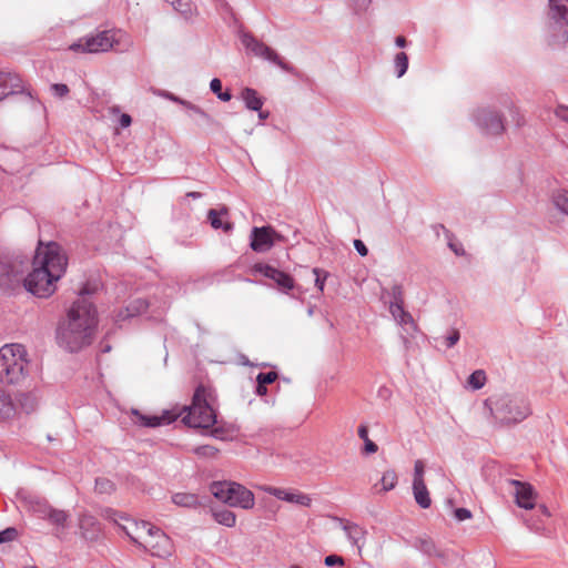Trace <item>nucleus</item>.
Listing matches in <instances>:
<instances>
[{
  "label": "nucleus",
  "mask_w": 568,
  "mask_h": 568,
  "mask_svg": "<svg viewBox=\"0 0 568 568\" xmlns=\"http://www.w3.org/2000/svg\"><path fill=\"white\" fill-rule=\"evenodd\" d=\"M92 292L85 286L68 311L67 318L59 323L57 342L65 351L75 353L90 345L97 328V310L88 298Z\"/></svg>",
  "instance_id": "1"
},
{
  "label": "nucleus",
  "mask_w": 568,
  "mask_h": 568,
  "mask_svg": "<svg viewBox=\"0 0 568 568\" xmlns=\"http://www.w3.org/2000/svg\"><path fill=\"white\" fill-rule=\"evenodd\" d=\"M32 266V272L24 278V288L38 297H49L55 292V283L67 271L68 257L58 243L39 242Z\"/></svg>",
  "instance_id": "2"
},
{
  "label": "nucleus",
  "mask_w": 568,
  "mask_h": 568,
  "mask_svg": "<svg viewBox=\"0 0 568 568\" xmlns=\"http://www.w3.org/2000/svg\"><path fill=\"white\" fill-rule=\"evenodd\" d=\"M212 393L204 385H199L193 394L190 406H183L185 413L182 422L192 428L211 429L210 435L220 440L230 438V432L219 425L216 414L211 405Z\"/></svg>",
  "instance_id": "3"
},
{
  "label": "nucleus",
  "mask_w": 568,
  "mask_h": 568,
  "mask_svg": "<svg viewBox=\"0 0 568 568\" xmlns=\"http://www.w3.org/2000/svg\"><path fill=\"white\" fill-rule=\"evenodd\" d=\"M485 405L503 426L519 424L532 414L530 402L523 393L494 394L485 400Z\"/></svg>",
  "instance_id": "4"
},
{
  "label": "nucleus",
  "mask_w": 568,
  "mask_h": 568,
  "mask_svg": "<svg viewBox=\"0 0 568 568\" xmlns=\"http://www.w3.org/2000/svg\"><path fill=\"white\" fill-rule=\"evenodd\" d=\"M22 344H6L0 348V382L2 384H20L27 376L29 361Z\"/></svg>",
  "instance_id": "5"
},
{
  "label": "nucleus",
  "mask_w": 568,
  "mask_h": 568,
  "mask_svg": "<svg viewBox=\"0 0 568 568\" xmlns=\"http://www.w3.org/2000/svg\"><path fill=\"white\" fill-rule=\"evenodd\" d=\"M30 258L21 253L0 255V290L13 294L24 287V274L30 267Z\"/></svg>",
  "instance_id": "6"
},
{
  "label": "nucleus",
  "mask_w": 568,
  "mask_h": 568,
  "mask_svg": "<svg viewBox=\"0 0 568 568\" xmlns=\"http://www.w3.org/2000/svg\"><path fill=\"white\" fill-rule=\"evenodd\" d=\"M124 37H126V34L121 30H103L95 34L80 38L78 41L70 44L69 49L73 52L81 53L106 52L111 49H118Z\"/></svg>",
  "instance_id": "7"
},
{
  "label": "nucleus",
  "mask_w": 568,
  "mask_h": 568,
  "mask_svg": "<svg viewBox=\"0 0 568 568\" xmlns=\"http://www.w3.org/2000/svg\"><path fill=\"white\" fill-rule=\"evenodd\" d=\"M210 491L216 499L231 507L251 509L255 504L254 494L235 481H214L210 486Z\"/></svg>",
  "instance_id": "8"
},
{
  "label": "nucleus",
  "mask_w": 568,
  "mask_h": 568,
  "mask_svg": "<svg viewBox=\"0 0 568 568\" xmlns=\"http://www.w3.org/2000/svg\"><path fill=\"white\" fill-rule=\"evenodd\" d=\"M134 525L136 530H143L146 534V539L140 542L126 527H123V530H125L126 535L134 544L142 546L145 550L150 551L152 556L165 557L170 555V538L160 528L146 521H141L140 524L135 523Z\"/></svg>",
  "instance_id": "9"
},
{
  "label": "nucleus",
  "mask_w": 568,
  "mask_h": 568,
  "mask_svg": "<svg viewBox=\"0 0 568 568\" xmlns=\"http://www.w3.org/2000/svg\"><path fill=\"white\" fill-rule=\"evenodd\" d=\"M547 27L556 42H568V0H548Z\"/></svg>",
  "instance_id": "10"
},
{
  "label": "nucleus",
  "mask_w": 568,
  "mask_h": 568,
  "mask_svg": "<svg viewBox=\"0 0 568 568\" xmlns=\"http://www.w3.org/2000/svg\"><path fill=\"white\" fill-rule=\"evenodd\" d=\"M241 42L246 48V50L251 51L255 57L267 60L286 72H291L293 70V68L286 63L272 48L257 40L253 34L243 33L241 36Z\"/></svg>",
  "instance_id": "11"
},
{
  "label": "nucleus",
  "mask_w": 568,
  "mask_h": 568,
  "mask_svg": "<svg viewBox=\"0 0 568 568\" xmlns=\"http://www.w3.org/2000/svg\"><path fill=\"white\" fill-rule=\"evenodd\" d=\"M473 120L485 134L498 135L505 130L503 114L490 108H478Z\"/></svg>",
  "instance_id": "12"
},
{
  "label": "nucleus",
  "mask_w": 568,
  "mask_h": 568,
  "mask_svg": "<svg viewBox=\"0 0 568 568\" xmlns=\"http://www.w3.org/2000/svg\"><path fill=\"white\" fill-rule=\"evenodd\" d=\"M135 416V423L144 427H158L161 425H169L176 420L180 416L185 414L183 407L181 409L164 410L161 415L146 416L139 413L136 409L132 410Z\"/></svg>",
  "instance_id": "13"
},
{
  "label": "nucleus",
  "mask_w": 568,
  "mask_h": 568,
  "mask_svg": "<svg viewBox=\"0 0 568 568\" xmlns=\"http://www.w3.org/2000/svg\"><path fill=\"white\" fill-rule=\"evenodd\" d=\"M254 268L263 276L274 281L282 292L287 293L294 288V278L287 273L263 263L256 264Z\"/></svg>",
  "instance_id": "14"
},
{
  "label": "nucleus",
  "mask_w": 568,
  "mask_h": 568,
  "mask_svg": "<svg viewBox=\"0 0 568 568\" xmlns=\"http://www.w3.org/2000/svg\"><path fill=\"white\" fill-rule=\"evenodd\" d=\"M275 234V230L267 225L257 227L254 226L251 231V243L250 246L254 252H266L273 247L272 235Z\"/></svg>",
  "instance_id": "15"
},
{
  "label": "nucleus",
  "mask_w": 568,
  "mask_h": 568,
  "mask_svg": "<svg viewBox=\"0 0 568 568\" xmlns=\"http://www.w3.org/2000/svg\"><path fill=\"white\" fill-rule=\"evenodd\" d=\"M263 491L267 493L276 497L280 500H284L292 504H297L304 507H310L312 504V499L307 494L297 491V490H287L283 488H277L273 486H264L262 487Z\"/></svg>",
  "instance_id": "16"
},
{
  "label": "nucleus",
  "mask_w": 568,
  "mask_h": 568,
  "mask_svg": "<svg viewBox=\"0 0 568 568\" xmlns=\"http://www.w3.org/2000/svg\"><path fill=\"white\" fill-rule=\"evenodd\" d=\"M24 92V87L19 74L9 71H0V101L9 95Z\"/></svg>",
  "instance_id": "17"
},
{
  "label": "nucleus",
  "mask_w": 568,
  "mask_h": 568,
  "mask_svg": "<svg viewBox=\"0 0 568 568\" xmlns=\"http://www.w3.org/2000/svg\"><path fill=\"white\" fill-rule=\"evenodd\" d=\"M509 484L516 487L515 500L518 507L532 509L535 507V491L530 484L510 479Z\"/></svg>",
  "instance_id": "18"
},
{
  "label": "nucleus",
  "mask_w": 568,
  "mask_h": 568,
  "mask_svg": "<svg viewBox=\"0 0 568 568\" xmlns=\"http://www.w3.org/2000/svg\"><path fill=\"white\" fill-rule=\"evenodd\" d=\"M81 535L87 540H95L100 536L101 525L99 520L89 514H84L79 519Z\"/></svg>",
  "instance_id": "19"
},
{
  "label": "nucleus",
  "mask_w": 568,
  "mask_h": 568,
  "mask_svg": "<svg viewBox=\"0 0 568 568\" xmlns=\"http://www.w3.org/2000/svg\"><path fill=\"white\" fill-rule=\"evenodd\" d=\"M149 307V303L143 298H135L131 301L124 310H121L116 315V322L135 317L144 313Z\"/></svg>",
  "instance_id": "20"
},
{
  "label": "nucleus",
  "mask_w": 568,
  "mask_h": 568,
  "mask_svg": "<svg viewBox=\"0 0 568 568\" xmlns=\"http://www.w3.org/2000/svg\"><path fill=\"white\" fill-rule=\"evenodd\" d=\"M389 313L392 314L394 321L400 325L406 326L409 325L415 328V322L410 313L405 311L404 303H389Z\"/></svg>",
  "instance_id": "21"
},
{
  "label": "nucleus",
  "mask_w": 568,
  "mask_h": 568,
  "mask_svg": "<svg viewBox=\"0 0 568 568\" xmlns=\"http://www.w3.org/2000/svg\"><path fill=\"white\" fill-rule=\"evenodd\" d=\"M185 108L193 112L195 115H197L199 120L196 123L199 125L209 126L212 129L220 130L222 129V123L214 118H212L210 114H207L203 109L200 106L193 104L192 102L185 103Z\"/></svg>",
  "instance_id": "22"
},
{
  "label": "nucleus",
  "mask_w": 568,
  "mask_h": 568,
  "mask_svg": "<svg viewBox=\"0 0 568 568\" xmlns=\"http://www.w3.org/2000/svg\"><path fill=\"white\" fill-rule=\"evenodd\" d=\"M227 215V209L223 207L220 211L211 209L207 213V219L211 226L215 230L222 229L224 232H230L233 229V224L229 221H223L222 216Z\"/></svg>",
  "instance_id": "23"
},
{
  "label": "nucleus",
  "mask_w": 568,
  "mask_h": 568,
  "mask_svg": "<svg viewBox=\"0 0 568 568\" xmlns=\"http://www.w3.org/2000/svg\"><path fill=\"white\" fill-rule=\"evenodd\" d=\"M241 98L245 106L252 111H260L263 106V99L258 95L257 91L252 88H245L241 92Z\"/></svg>",
  "instance_id": "24"
},
{
  "label": "nucleus",
  "mask_w": 568,
  "mask_h": 568,
  "mask_svg": "<svg viewBox=\"0 0 568 568\" xmlns=\"http://www.w3.org/2000/svg\"><path fill=\"white\" fill-rule=\"evenodd\" d=\"M212 516L216 523L225 527H234L236 524V515L229 509H211Z\"/></svg>",
  "instance_id": "25"
},
{
  "label": "nucleus",
  "mask_w": 568,
  "mask_h": 568,
  "mask_svg": "<svg viewBox=\"0 0 568 568\" xmlns=\"http://www.w3.org/2000/svg\"><path fill=\"white\" fill-rule=\"evenodd\" d=\"M172 501L176 506L186 508H196L201 505L197 495L190 493H176L172 496Z\"/></svg>",
  "instance_id": "26"
},
{
  "label": "nucleus",
  "mask_w": 568,
  "mask_h": 568,
  "mask_svg": "<svg viewBox=\"0 0 568 568\" xmlns=\"http://www.w3.org/2000/svg\"><path fill=\"white\" fill-rule=\"evenodd\" d=\"M413 493L415 500L419 505V507L424 509L430 507L432 499L429 497V493L425 483L413 484Z\"/></svg>",
  "instance_id": "27"
},
{
  "label": "nucleus",
  "mask_w": 568,
  "mask_h": 568,
  "mask_svg": "<svg viewBox=\"0 0 568 568\" xmlns=\"http://www.w3.org/2000/svg\"><path fill=\"white\" fill-rule=\"evenodd\" d=\"M69 518L70 515L61 509L53 508L47 513V520L54 525L57 528L64 529L68 526Z\"/></svg>",
  "instance_id": "28"
},
{
  "label": "nucleus",
  "mask_w": 568,
  "mask_h": 568,
  "mask_svg": "<svg viewBox=\"0 0 568 568\" xmlns=\"http://www.w3.org/2000/svg\"><path fill=\"white\" fill-rule=\"evenodd\" d=\"M343 529L346 532L347 538L351 540V542L358 549H361V541L364 538V530L358 525L349 523L345 524L343 526Z\"/></svg>",
  "instance_id": "29"
},
{
  "label": "nucleus",
  "mask_w": 568,
  "mask_h": 568,
  "mask_svg": "<svg viewBox=\"0 0 568 568\" xmlns=\"http://www.w3.org/2000/svg\"><path fill=\"white\" fill-rule=\"evenodd\" d=\"M14 413V406L10 396L0 388V419H7Z\"/></svg>",
  "instance_id": "30"
},
{
  "label": "nucleus",
  "mask_w": 568,
  "mask_h": 568,
  "mask_svg": "<svg viewBox=\"0 0 568 568\" xmlns=\"http://www.w3.org/2000/svg\"><path fill=\"white\" fill-rule=\"evenodd\" d=\"M554 205L562 213L568 215V191L559 190L552 195Z\"/></svg>",
  "instance_id": "31"
},
{
  "label": "nucleus",
  "mask_w": 568,
  "mask_h": 568,
  "mask_svg": "<svg viewBox=\"0 0 568 568\" xmlns=\"http://www.w3.org/2000/svg\"><path fill=\"white\" fill-rule=\"evenodd\" d=\"M394 67L397 78H402L408 69V57L405 52H399L395 55Z\"/></svg>",
  "instance_id": "32"
},
{
  "label": "nucleus",
  "mask_w": 568,
  "mask_h": 568,
  "mask_svg": "<svg viewBox=\"0 0 568 568\" xmlns=\"http://www.w3.org/2000/svg\"><path fill=\"white\" fill-rule=\"evenodd\" d=\"M381 484H382V491H389V490L394 489L397 484L396 473L392 469L386 470L381 478Z\"/></svg>",
  "instance_id": "33"
},
{
  "label": "nucleus",
  "mask_w": 568,
  "mask_h": 568,
  "mask_svg": "<svg viewBox=\"0 0 568 568\" xmlns=\"http://www.w3.org/2000/svg\"><path fill=\"white\" fill-rule=\"evenodd\" d=\"M485 382H486V374L484 371L481 369H478V371H475L474 373H471L468 377V384L474 388V389H480L484 387L485 385Z\"/></svg>",
  "instance_id": "34"
},
{
  "label": "nucleus",
  "mask_w": 568,
  "mask_h": 568,
  "mask_svg": "<svg viewBox=\"0 0 568 568\" xmlns=\"http://www.w3.org/2000/svg\"><path fill=\"white\" fill-rule=\"evenodd\" d=\"M173 7L179 11L185 19H189L193 14V6L187 0H176L173 2Z\"/></svg>",
  "instance_id": "35"
},
{
  "label": "nucleus",
  "mask_w": 568,
  "mask_h": 568,
  "mask_svg": "<svg viewBox=\"0 0 568 568\" xmlns=\"http://www.w3.org/2000/svg\"><path fill=\"white\" fill-rule=\"evenodd\" d=\"M94 488L99 494H111L114 490V484L108 478H97Z\"/></svg>",
  "instance_id": "36"
},
{
  "label": "nucleus",
  "mask_w": 568,
  "mask_h": 568,
  "mask_svg": "<svg viewBox=\"0 0 568 568\" xmlns=\"http://www.w3.org/2000/svg\"><path fill=\"white\" fill-rule=\"evenodd\" d=\"M194 454L201 457H214L219 449L212 445H201L193 449Z\"/></svg>",
  "instance_id": "37"
},
{
  "label": "nucleus",
  "mask_w": 568,
  "mask_h": 568,
  "mask_svg": "<svg viewBox=\"0 0 568 568\" xmlns=\"http://www.w3.org/2000/svg\"><path fill=\"white\" fill-rule=\"evenodd\" d=\"M388 295L390 296L389 303H404V290L400 284H394L390 287Z\"/></svg>",
  "instance_id": "38"
},
{
  "label": "nucleus",
  "mask_w": 568,
  "mask_h": 568,
  "mask_svg": "<svg viewBox=\"0 0 568 568\" xmlns=\"http://www.w3.org/2000/svg\"><path fill=\"white\" fill-rule=\"evenodd\" d=\"M313 273L315 275V286L320 292H323L328 273L317 267L313 268Z\"/></svg>",
  "instance_id": "39"
},
{
  "label": "nucleus",
  "mask_w": 568,
  "mask_h": 568,
  "mask_svg": "<svg viewBox=\"0 0 568 568\" xmlns=\"http://www.w3.org/2000/svg\"><path fill=\"white\" fill-rule=\"evenodd\" d=\"M460 338L459 331L456 328H452L446 336H444V344L447 348H452L455 346Z\"/></svg>",
  "instance_id": "40"
},
{
  "label": "nucleus",
  "mask_w": 568,
  "mask_h": 568,
  "mask_svg": "<svg viewBox=\"0 0 568 568\" xmlns=\"http://www.w3.org/2000/svg\"><path fill=\"white\" fill-rule=\"evenodd\" d=\"M355 13L365 12L372 0H347Z\"/></svg>",
  "instance_id": "41"
},
{
  "label": "nucleus",
  "mask_w": 568,
  "mask_h": 568,
  "mask_svg": "<svg viewBox=\"0 0 568 568\" xmlns=\"http://www.w3.org/2000/svg\"><path fill=\"white\" fill-rule=\"evenodd\" d=\"M277 373L276 372H266V373H260L256 376V383L268 385L276 381Z\"/></svg>",
  "instance_id": "42"
},
{
  "label": "nucleus",
  "mask_w": 568,
  "mask_h": 568,
  "mask_svg": "<svg viewBox=\"0 0 568 568\" xmlns=\"http://www.w3.org/2000/svg\"><path fill=\"white\" fill-rule=\"evenodd\" d=\"M18 537V530L13 527H9L0 531V544L12 541Z\"/></svg>",
  "instance_id": "43"
},
{
  "label": "nucleus",
  "mask_w": 568,
  "mask_h": 568,
  "mask_svg": "<svg viewBox=\"0 0 568 568\" xmlns=\"http://www.w3.org/2000/svg\"><path fill=\"white\" fill-rule=\"evenodd\" d=\"M425 483L424 481V464L422 460H416L414 466V479L413 484Z\"/></svg>",
  "instance_id": "44"
},
{
  "label": "nucleus",
  "mask_w": 568,
  "mask_h": 568,
  "mask_svg": "<svg viewBox=\"0 0 568 568\" xmlns=\"http://www.w3.org/2000/svg\"><path fill=\"white\" fill-rule=\"evenodd\" d=\"M53 507L45 503H37L33 506V511L38 515L39 518L47 520V513L48 510H52Z\"/></svg>",
  "instance_id": "45"
},
{
  "label": "nucleus",
  "mask_w": 568,
  "mask_h": 568,
  "mask_svg": "<svg viewBox=\"0 0 568 568\" xmlns=\"http://www.w3.org/2000/svg\"><path fill=\"white\" fill-rule=\"evenodd\" d=\"M51 92L58 98H63L69 93V88L64 83H54L51 85Z\"/></svg>",
  "instance_id": "46"
},
{
  "label": "nucleus",
  "mask_w": 568,
  "mask_h": 568,
  "mask_svg": "<svg viewBox=\"0 0 568 568\" xmlns=\"http://www.w3.org/2000/svg\"><path fill=\"white\" fill-rule=\"evenodd\" d=\"M324 562L327 567H333L336 565L343 566L344 559H343V557L337 556V555H329V556L325 557Z\"/></svg>",
  "instance_id": "47"
},
{
  "label": "nucleus",
  "mask_w": 568,
  "mask_h": 568,
  "mask_svg": "<svg viewBox=\"0 0 568 568\" xmlns=\"http://www.w3.org/2000/svg\"><path fill=\"white\" fill-rule=\"evenodd\" d=\"M103 516L104 518H106L108 520H111L115 524H118V519H124V516L120 515L116 510L112 509V508H106L104 511H103Z\"/></svg>",
  "instance_id": "48"
},
{
  "label": "nucleus",
  "mask_w": 568,
  "mask_h": 568,
  "mask_svg": "<svg viewBox=\"0 0 568 568\" xmlns=\"http://www.w3.org/2000/svg\"><path fill=\"white\" fill-rule=\"evenodd\" d=\"M419 549L427 555H432L435 551V546L432 540L422 539L419 540Z\"/></svg>",
  "instance_id": "49"
},
{
  "label": "nucleus",
  "mask_w": 568,
  "mask_h": 568,
  "mask_svg": "<svg viewBox=\"0 0 568 568\" xmlns=\"http://www.w3.org/2000/svg\"><path fill=\"white\" fill-rule=\"evenodd\" d=\"M159 94L161 97H163V98H166V99H169V100H171V101H173L175 103H179V104L183 105L184 108H185V103H190V101L183 100V99H181V98H179V97H176L173 93L168 92V91H162Z\"/></svg>",
  "instance_id": "50"
},
{
  "label": "nucleus",
  "mask_w": 568,
  "mask_h": 568,
  "mask_svg": "<svg viewBox=\"0 0 568 568\" xmlns=\"http://www.w3.org/2000/svg\"><path fill=\"white\" fill-rule=\"evenodd\" d=\"M455 517H456L457 520L464 521V520L469 519L471 517V513L467 508H457L455 510Z\"/></svg>",
  "instance_id": "51"
},
{
  "label": "nucleus",
  "mask_w": 568,
  "mask_h": 568,
  "mask_svg": "<svg viewBox=\"0 0 568 568\" xmlns=\"http://www.w3.org/2000/svg\"><path fill=\"white\" fill-rule=\"evenodd\" d=\"M354 247L361 256H366L368 254V248L361 240H354Z\"/></svg>",
  "instance_id": "52"
},
{
  "label": "nucleus",
  "mask_w": 568,
  "mask_h": 568,
  "mask_svg": "<svg viewBox=\"0 0 568 568\" xmlns=\"http://www.w3.org/2000/svg\"><path fill=\"white\" fill-rule=\"evenodd\" d=\"M555 114L562 121L568 122V106L558 105L555 110Z\"/></svg>",
  "instance_id": "53"
},
{
  "label": "nucleus",
  "mask_w": 568,
  "mask_h": 568,
  "mask_svg": "<svg viewBox=\"0 0 568 568\" xmlns=\"http://www.w3.org/2000/svg\"><path fill=\"white\" fill-rule=\"evenodd\" d=\"M378 450V446L371 439L364 440V453L374 454Z\"/></svg>",
  "instance_id": "54"
},
{
  "label": "nucleus",
  "mask_w": 568,
  "mask_h": 568,
  "mask_svg": "<svg viewBox=\"0 0 568 568\" xmlns=\"http://www.w3.org/2000/svg\"><path fill=\"white\" fill-rule=\"evenodd\" d=\"M210 89H211V91L215 95H219V93L222 92V82H221V80L217 79V78L212 79L211 83H210Z\"/></svg>",
  "instance_id": "55"
},
{
  "label": "nucleus",
  "mask_w": 568,
  "mask_h": 568,
  "mask_svg": "<svg viewBox=\"0 0 568 568\" xmlns=\"http://www.w3.org/2000/svg\"><path fill=\"white\" fill-rule=\"evenodd\" d=\"M119 122L122 128H128V126H130L132 119L129 114L123 113V114H121Z\"/></svg>",
  "instance_id": "56"
},
{
  "label": "nucleus",
  "mask_w": 568,
  "mask_h": 568,
  "mask_svg": "<svg viewBox=\"0 0 568 568\" xmlns=\"http://www.w3.org/2000/svg\"><path fill=\"white\" fill-rule=\"evenodd\" d=\"M357 433H358V436H359L361 439H363V440L369 439L368 438V428H367L366 425H361L358 427Z\"/></svg>",
  "instance_id": "57"
},
{
  "label": "nucleus",
  "mask_w": 568,
  "mask_h": 568,
  "mask_svg": "<svg viewBox=\"0 0 568 568\" xmlns=\"http://www.w3.org/2000/svg\"><path fill=\"white\" fill-rule=\"evenodd\" d=\"M267 385H264V384H258L256 383V387H255V393L258 395V396H264L267 394Z\"/></svg>",
  "instance_id": "58"
},
{
  "label": "nucleus",
  "mask_w": 568,
  "mask_h": 568,
  "mask_svg": "<svg viewBox=\"0 0 568 568\" xmlns=\"http://www.w3.org/2000/svg\"><path fill=\"white\" fill-rule=\"evenodd\" d=\"M216 97H217V99H220L221 101H224V102H227L232 99V94L230 91L221 92Z\"/></svg>",
  "instance_id": "59"
},
{
  "label": "nucleus",
  "mask_w": 568,
  "mask_h": 568,
  "mask_svg": "<svg viewBox=\"0 0 568 568\" xmlns=\"http://www.w3.org/2000/svg\"><path fill=\"white\" fill-rule=\"evenodd\" d=\"M272 237V241H273V245L276 243V242H285V236L282 235L281 233L276 232L275 231V234L271 236Z\"/></svg>",
  "instance_id": "60"
},
{
  "label": "nucleus",
  "mask_w": 568,
  "mask_h": 568,
  "mask_svg": "<svg viewBox=\"0 0 568 568\" xmlns=\"http://www.w3.org/2000/svg\"><path fill=\"white\" fill-rule=\"evenodd\" d=\"M395 43L397 47L404 48V47H406L407 41L403 36H399L395 39Z\"/></svg>",
  "instance_id": "61"
},
{
  "label": "nucleus",
  "mask_w": 568,
  "mask_h": 568,
  "mask_svg": "<svg viewBox=\"0 0 568 568\" xmlns=\"http://www.w3.org/2000/svg\"><path fill=\"white\" fill-rule=\"evenodd\" d=\"M268 115H270V113H268L267 111H262V110H260V111H258V118H260L261 120H265V119H267V118H268Z\"/></svg>",
  "instance_id": "62"
},
{
  "label": "nucleus",
  "mask_w": 568,
  "mask_h": 568,
  "mask_svg": "<svg viewBox=\"0 0 568 568\" xmlns=\"http://www.w3.org/2000/svg\"><path fill=\"white\" fill-rule=\"evenodd\" d=\"M186 196L192 197V199H200L202 196V194L200 192H189L186 194Z\"/></svg>",
  "instance_id": "63"
},
{
  "label": "nucleus",
  "mask_w": 568,
  "mask_h": 568,
  "mask_svg": "<svg viewBox=\"0 0 568 568\" xmlns=\"http://www.w3.org/2000/svg\"><path fill=\"white\" fill-rule=\"evenodd\" d=\"M449 247L457 254V255H460L464 253V251L462 250V252H459V250L457 248V246H455L454 244H449Z\"/></svg>",
  "instance_id": "64"
}]
</instances>
